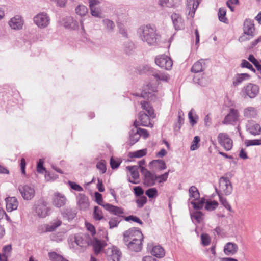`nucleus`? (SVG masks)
Instances as JSON below:
<instances>
[{"label": "nucleus", "mask_w": 261, "mask_h": 261, "mask_svg": "<svg viewBox=\"0 0 261 261\" xmlns=\"http://www.w3.org/2000/svg\"><path fill=\"white\" fill-rule=\"evenodd\" d=\"M200 0H187V10L188 11V18H193Z\"/></svg>", "instance_id": "a211bd4d"}, {"label": "nucleus", "mask_w": 261, "mask_h": 261, "mask_svg": "<svg viewBox=\"0 0 261 261\" xmlns=\"http://www.w3.org/2000/svg\"><path fill=\"white\" fill-rule=\"evenodd\" d=\"M201 243L203 246H207L211 242V238L210 236L205 233L201 235Z\"/></svg>", "instance_id": "0e129e2a"}, {"label": "nucleus", "mask_w": 261, "mask_h": 261, "mask_svg": "<svg viewBox=\"0 0 261 261\" xmlns=\"http://www.w3.org/2000/svg\"><path fill=\"white\" fill-rule=\"evenodd\" d=\"M66 202V197L62 194L55 193L53 198V204L57 207L64 206Z\"/></svg>", "instance_id": "5701e85b"}, {"label": "nucleus", "mask_w": 261, "mask_h": 261, "mask_svg": "<svg viewBox=\"0 0 261 261\" xmlns=\"http://www.w3.org/2000/svg\"><path fill=\"white\" fill-rule=\"evenodd\" d=\"M33 22L39 28L45 29L49 26L50 18L46 12H40L34 17Z\"/></svg>", "instance_id": "7ed1b4c3"}, {"label": "nucleus", "mask_w": 261, "mask_h": 261, "mask_svg": "<svg viewBox=\"0 0 261 261\" xmlns=\"http://www.w3.org/2000/svg\"><path fill=\"white\" fill-rule=\"evenodd\" d=\"M91 240L89 235L86 233L71 236L68 239L70 248L76 253L83 252L89 246Z\"/></svg>", "instance_id": "f257e3e1"}, {"label": "nucleus", "mask_w": 261, "mask_h": 261, "mask_svg": "<svg viewBox=\"0 0 261 261\" xmlns=\"http://www.w3.org/2000/svg\"><path fill=\"white\" fill-rule=\"evenodd\" d=\"M102 206L105 210L115 215L120 216L121 214L124 213L122 208L113 205L109 203L105 204L102 205Z\"/></svg>", "instance_id": "a878e982"}, {"label": "nucleus", "mask_w": 261, "mask_h": 261, "mask_svg": "<svg viewBox=\"0 0 261 261\" xmlns=\"http://www.w3.org/2000/svg\"><path fill=\"white\" fill-rule=\"evenodd\" d=\"M239 112L238 110L234 108H230L229 113L225 117L222 121V124L228 125H234L238 121Z\"/></svg>", "instance_id": "f8f14e48"}, {"label": "nucleus", "mask_w": 261, "mask_h": 261, "mask_svg": "<svg viewBox=\"0 0 261 261\" xmlns=\"http://www.w3.org/2000/svg\"><path fill=\"white\" fill-rule=\"evenodd\" d=\"M205 68V63L203 59H201L194 64L191 68V71L198 73L203 71Z\"/></svg>", "instance_id": "f704fd0d"}, {"label": "nucleus", "mask_w": 261, "mask_h": 261, "mask_svg": "<svg viewBox=\"0 0 261 261\" xmlns=\"http://www.w3.org/2000/svg\"><path fill=\"white\" fill-rule=\"evenodd\" d=\"M226 13V9L224 8H220L218 13L219 19L220 21L227 23L228 20L225 17Z\"/></svg>", "instance_id": "09e8293b"}, {"label": "nucleus", "mask_w": 261, "mask_h": 261, "mask_svg": "<svg viewBox=\"0 0 261 261\" xmlns=\"http://www.w3.org/2000/svg\"><path fill=\"white\" fill-rule=\"evenodd\" d=\"M158 5L162 7H172L173 5L170 0H159Z\"/></svg>", "instance_id": "774afa93"}, {"label": "nucleus", "mask_w": 261, "mask_h": 261, "mask_svg": "<svg viewBox=\"0 0 261 261\" xmlns=\"http://www.w3.org/2000/svg\"><path fill=\"white\" fill-rule=\"evenodd\" d=\"M146 154V151L145 149L139 150L133 152L129 153V156L130 158H141Z\"/></svg>", "instance_id": "8fccbe9b"}, {"label": "nucleus", "mask_w": 261, "mask_h": 261, "mask_svg": "<svg viewBox=\"0 0 261 261\" xmlns=\"http://www.w3.org/2000/svg\"><path fill=\"white\" fill-rule=\"evenodd\" d=\"M137 34L140 40L150 46L156 45L160 37L156 30L150 25L141 26L137 30Z\"/></svg>", "instance_id": "f03ea898"}, {"label": "nucleus", "mask_w": 261, "mask_h": 261, "mask_svg": "<svg viewBox=\"0 0 261 261\" xmlns=\"http://www.w3.org/2000/svg\"><path fill=\"white\" fill-rule=\"evenodd\" d=\"M218 205V203L216 201L206 200L205 205V208L207 211H211L215 210L217 207Z\"/></svg>", "instance_id": "de8ad7c7"}, {"label": "nucleus", "mask_w": 261, "mask_h": 261, "mask_svg": "<svg viewBox=\"0 0 261 261\" xmlns=\"http://www.w3.org/2000/svg\"><path fill=\"white\" fill-rule=\"evenodd\" d=\"M150 116L146 113L141 112L139 114V120L138 124L143 126L152 127L153 126V123L150 122Z\"/></svg>", "instance_id": "aec40b11"}, {"label": "nucleus", "mask_w": 261, "mask_h": 261, "mask_svg": "<svg viewBox=\"0 0 261 261\" xmlns=\"http://www.w3.org/2000/svg\"><path fill=\"white\" fill-rule=\"evenodd\" d=\"M218 195L219 197V200L221 202V204L229 211L232 212V208L231 207V206L229 204V203L227 202L226 199L224 197H223L222 195L218 193Z\"/></svg>", "instance_id": "4d7b16f0"}, {"label": "nucleus", "mask_w": 261, "mask_h": 261, "mask_svg": "<svg viewBox=\"0 0 261 261\" xmlns=\"http://www.w3.org/2000/svg\"><path fill=\"white\" fill-rule=\"evenodd\" d=\"M6 210L8 212H11L17 210L19 202L15 197H8L5 199Z\"/></svg>", "instance_id": "f3484780"}, {"label": "nucleus", "mask_w": 261, "mask_h": 261, "mask_svg": "<svg viewBox=\"0 0 261 261\" xmlns=\"http://www.w3.org/2000/svg\"><path fill=\"white\" fill-rule=\"evenodd\" d=\"M92 245L95 254L97 255L100 253L103 248L106 246L107 243L104 240L94 239L92 242Z\"/></svg>", "instance_id": "b1692460"}, {"label": "nucleus", "mask_w": 261, "mask_h": 261, "mask_svg": "<svg viewBox=\"0 0 261 261\" xmlns=\"http://www.w3.org/2000/svg\"><path fill=\"white\" fill-rule=\"evenodd\" d=\"M151 253L157 258H162L165 255L164 248L160 245L154 246L152 247Z\"/></svg>", "instance_id": "c9c22d12"}, {"label": "nucleus", "mask_w": 261, "mask_h": 261, "mask_svg": "<svg viewBox=\"0 0 261 261\" xmlns=\"http://www.w3.org/2000/svg\"><path fill=\"white\" fill-rule=\"evenodd\" d=\"M189 193L190 198L194 199L193 201H196L200 197V194L197 188L194 186L190 187L189 189Z\"/></svg>", "instance_id": "ea45409f"}, {"label": "nucleus", "mask_w": 261, "mask_h": 261, "mask_svg": "<svg viewBox=\"0 0 261 261\" xmlns=\"http://www.w3.org/2000/svg\"><path fill=\"white\" fill-rule=\"evenodd\" d=\"M34 209L36 215L40 218H45L49 214L50 208L47 203L42 200L38 201L34 205Z\"/></svg>", "instance_id": "423d86ee"}, {"label": "nucleus", "mask_w": 261, "mask_h": 261, "mask_svg": "<svg viewBox=\"0 0 261 261\" xmlns=\"http://www.w3.org/2000/svg\"><path fill=\"white\" fill-rule=\"evenodd\" d=\"M142 240L138 239V240L137 239L136 241L129 242L127 243H125V244L127 245V247L130 250L138 252L142 249Z\"/></svg>", "instance_id": "c756f323"}, {"label": "nucleus", "mask_w": 261, "mask_h": 261, "mask_svg": "<svg viewBox=\"0 0 261 261\" xmlns=\"http://www.w3.org/2000/svg\"><path fill=\"white\" fill-rule=\"evenodd\" d=\"M77 202L81 210H86L89 206L88 197L83 194H79L77 196Z\"/></svg>", "instance_id": "cd10ccee"}, {"label": "nucleus", "mask_w": 261, "mask_h": 261, "mask_svg": "<svg viewBox=\"0 0 261 261\" xmlns=\"http://www.w3.org/2000/svg\"><path fill=\"white\" fill-rule=\"evenodd\" d=\"M141 173L143 176V184L148 187L153 186L156 181V175L147 170L145 167H141Z\"/></svg>", "instance_id": "1a4fd4ad"}, {"label": "nucleus", "mask_w": 261, "mask_h": 261, "mask_svg": "<svg viewBox=\"0 0 261 261\" xmlns=\"http://www.w3.org/2000/svg\"><path fill=\"white\" fill-rule=\"evenodd\" d=\"M11 250L12 246L11 245L5 246L3 249V253L0 254V261H7V256Z\"/></svg>", "instance_id": "58836bf2"}, {"label": "nucleus", "mask_w": 261, "mask_h": 261, "mask_svg": "<svg viewBox=\"0 0 261 261\" xmlns=\"http://www.w3.org/2000/svg\"><path fill=\"white\" fill-rule=\"evenodd\" d=\"M147 198L144 196H142L138 198L136 202L138 207H142L147 202Z\"/></svg>", "instance_id": "69168bd1"}, {"label": "nucleus", "mask_w": 261, "mask_h": 261, "mask_svg": "<svg viewBox=\"0 0 261 261\" xmlns=\"http://www.w3.org/2000/svg\"><path fill=\"white\" fill-rule=\"evenodd\" d=\"M188 118L192 126H194L197 123L198 119V116L196 114L193 109H192L188 113Z\"/></svg>", "instance_id": "a19ab883"}, {"label": "nucleus", "mask_w": 261, "mask_h": 261, "mask_svg": "<svg viewBox=\"0 0 261 261\" xmlns=\"http://www.w3.org/2000/svg\"><path fill=\"white\" fill-rule=\"evenodd\" d=\"M155 62L159 67L167 70H171L173 65L171 59L165 55L157 56L155 59Z\"/></svg>", "instance_id": "0eeeda50"}, {"label": "nucleus", "mask_w": 261, "mask_h": 261, "mask_svg": "<svg viewBox=\"0 0 261 261\" xmlns=\"http://www.w3.org/2000/svg\"><path fill=\"white\" fill-rule=\"evenodd\" d=\"M151 163L154 166L158 167L160 170H163L166 168V165L165 162L163 160H157L152 161Z\"/></svg>", "instance_id": "6e6d98bb"}, {"label": "nucleus", "mask_w": 261, "mask_h": 261, "mask_svg": "<svg viewBox=\"0 0 261 261\" xmlns=\"http://www.w3.org/2000/svg\"><path fill=\"white\" fill-rule=\"evenodd\" d=\"M206 200L205 198H202L200 199H198V201L196 202V201H192L191 202V204L193 205V207L194 209L196 210H200L201 209L203 206L204 204L206 203Z\"/></svg>", "instance_id": "c03bdc74"}, {"label": "nucleus", "mask_w": 261, "mask_h": 261, "mask_svg": "<svg viewBox=\"0 0 261 261\" xmlns=\"http://www.w3.org/2000/svg\"><path fill=\"white\" fill-rule=\"evenodd\" d=\"M143 238L141 231L139 229L134 227L125 231L123 233L124 243L136 241L138 239L143 240Z\"/></svg>", "instance_id": "20e7f679"}, {"label": "nucleus", "mask_w": 261, "mask_h": 261, "mask_svg": "<svg viewBox=\"0 0 261 261\" xmlns=\"http://www.w3.org/2000/svg\"><path fill=\"white\" fill-rule=\"evenodd\" d=\"M250 78V76L247 73H238L234 77L232 84L234 86H237L243 81L248 80Z\"/></svg>", "instance_id": "7c9ffc66"}, {"label": "nucleus", "mask_w": 261, "mask_h": 261, "mask_svg": "<svg viewBox=\"0 0 261 261\" xmlns=\"http://www.w3.org/2000/svg\"><path fill=\"white\" fill-rule=\"evenodd\" d=\"M182 115L184 114L181 112H179L178 117V123H179V126L177 127V124H175L174 126V130L178 131L180 130L181 125L184 124V118L182 117Z\"/></svg>", "instance_id": "bf43d9fd"}, {"label": "nucleus", "mask_w": 261, "mask_h": 261, "mask_svg": "<svg viewBox=\"0 0 261 261\" xmlns=\"http://www.w3.org/2000/svg\"><path fill=\"white\" fill-rule=\"evenodd\" d=\"M191 219L198 223H200L203 219V214L201 212L196 211L191 215Z\"/></svg>", "instance_id": "864d4df0"}, {"label": "nucleus", "mask_w": 261, "mask_h": 261, "mask_svg": "<svg viewBox=\"0 0 261 261\" xmlns=\"http://www.w3.org/2000/svg\"><path fill=\"white\" fill-rule=\"evenodd\" d=\"M145 194L149 198H155L158 196V190L155 188H151L145 191Z\"/></svg>", "instance_id": "3c124183"}, {"label": "nucleus", "mask_w": 261, "mask_h": 261, "mask_svg": "<svg viewBox=\"0 0 261 261\" xmlns=\"http://www.w3.org/2000/svg\"><path fill=\"white\" fill-rule=\"evenodd\" d=\"M91 15L95 17L102 18V12L99 7L90 8Z\"/></svg>", "instance_id": "603ef678"}, {"label": "nucleus", "mask_w": 261, "mask_h": 261, "mask_svg": "<svg viewBox=\"0 0 261 261\" xmlns=\"http://www.w3.org/2000/svg\"><path fill=\"white\" fill-rule=\"evenodd\" d=\"M139 126L137 120L134 122L133 128L129 132V144L132 145L138 142L140 138V135L137 130V127Z\"/></svg>", "instance_id": "2eb2a0df"}, {"label": "nucleus", "mask_w": 261, "mask_h": 261, "mask_svg": "<svg viewBox=\"0 0 261 261\" xmlns=\"http://www.w3.org/2000/svg\"><path fill=\"white\" fill-rule=\"evenodd\" d=\"M75 12L77 15L83 17L87 13L88 9L83 5H79L75 8Z\"/></svg>", "instance_id": "79ce46f5"}, {"label": "nucleus", "mask_w": 261, "mask_h": 261, "mask_svg": "<svg viewBox=\"0 0 261 261\" xmlns=\"http://www.w3.org/2000/svg\"><path fill=\"white\" fill-rule=\"evenodd\" d=\"M9 24L13 30H20L22 28L23 21L21 16L16 15L10 19Z\"/></svg>", "instance_id": "4be33fe9"}, {"label": "nucleus", "mask_w": 261, "mask_h": 261, "mask_svg": "<svg viewBox=\"0 0 261 261\" xmlns=\"http://www.w3.org/2000/svg\"><path fill=\"white\" fill-rule=\"evenodd\" d=\"M102 24L104 26L105 30L109 32H113L115 28L114 22L109 19H103Z\"/></svg>", "instance_id": "4c0bfd02"}, {"label": "nucleus", "mask_w": 261, "mask_h": 261, "mask_svg": "<svg viewBox=\"0 0 261 261\" xmlns=\"http://www.w3.org/2000/svg\"><path fill=\"white\" fill-rule=\"evenodd\" d=\"M243 31L249 33L253 36H255V27L253 20L246 19L244 22Z\"/></svg>", "instance_id": "bb28decb"}, {"label": "nucleus", "mask_w": 261, "mask_h": 261, "mask_svg": "<svg viewBox=\"0 0 261 261\" xmlns=\"http://www.w3.org/2000/svg\"><path fill=\"white\" fill-rule=\"evenodd\" d=\"M140 104L142 109L147 112L151 118H154L155 117L154 110L148 102L146 101H141Z\"/></svg>", "instance_id": "e433bc0d"}, {"label": "nucleus", "mask_w": 261, "mask_h": 261, "mask_svg": "<svg viewBox=\"0 0 261 261\" xmlns=\"http://www.w3.org/2000/svg\"><path fill=\"white\" fill-rule=\"evenodd\" d=\"M259 86L252 83H248L242 89V92L244 95L250 98H254L256 97L259 93Z\"/></svg>", "instance_id": "9d476101"}, {"label": "nucleus", "mask_w": 261, "mask_h": 261, "mask_svg": "<svg viewBox=\"0 0 261 261\" xmlns=\"http://www.w3.org/2000/svg\"><path fill=\"white\" fill-rule=\"evenodd\" d=\"M232 191V186L227 177H222L219 179V189L218 194L228 195Z\"/></svg>", "instance_id": "6e6552de"}, {"label": "nucleus", "mask_w": 261, "mask_h": 261, "mask_svg": "<svg viewBox=\"0 0 261 261\" xmlns=\"http://www.w3.org/2000/svg\"><path fill=\"white\" fill-rule=\"evenodd\" d=\"M62 24L66 29L70 30H75L78 29L79 27L78 21L72 16L64 17L62 20Z\"/></svg>", "instance_id": "4468645a"}, {"label": "nucleus", "mask_w": 261, "mask_h": 261, "mask_svg": "<svg viewBox=\"0 0 261 261\" xmlns=\"http://www.w3.org/2000/svg\"><path fill=\"white\" fill-rule=\"evenodd\" d=\"M238 251L237 244L232 242L227 243L223 249L224 253L226 255L232 256L237 253Z\"/></svg>", "instance_id": "412c9836"}, {"label": "nucleus", "mask_w": 261, "mask_h": 261, "mask_svg": "<svg viewBox=\"0 0 261 261\" xmlns=\"http://www.w3.org/2000/svg\"><path fill=\"white\" fill-rule=\"evenodd\" d=\"M243 115L247 118H254L257 115V110L253 107H248L243 110Z\"/></svg>", "instance_id": "2f4dec72"}, {"label": "nucleus", "mask_w": 261, "mask_h": 261, "mask_svg": "<svg viewBox=\"0 0 261 261\" xmlns=\"http://www.w3.org/2000/svg\"><path fill=\"white\" fill-rule=\"evenodd\" d=\"M200 141V139L199 136H195L194 138V140L192 142V143L190 147V149L191 150H195L199 147L198 143Z\"/></svg>", "instance_id": "680f3d73"}, {"label": "nucleus", "mask_w": 261, "mask_h": 261, "mask_svg": "<svg viewBox=\"0 0 261 261\" xmlns=\"http://www.w3.org/2000/svg\"><path fill=\"white\" fill-rule=\"evenodd\" d=\"M171 17L176 30H181L185 28L184 19L179 14L174 13L171 15Z\"/></svg>", "instance_id": "dca6fc26"}, {"label": "nucleus", "mask_w": 261, "mask_h": 261, "mask_svg": "<svg viewBox=\"0 0 261 261\" xmlns=\"http://www.w3.org/2000/svg\"><path fill=\"white\" fill-rule=\"evenodd\" d=\"M246 128L247 131L254 136L259 135L261 130L260 125L252 120L248 121L246 124Z\"/></svg>", "instance_id": "6ab92c4d"}, {"label": "nucleus", "mask_w": 261, "mask_h": 261, "mask_svg": "<svg viewBox=\"0 0 261 261\" xmlns=\"http://www.w3.org/2000/svg\"><path fill=\"white\" fill-rule=\"evenodd\" d=\"M61 214L63 217L68 221L73 220L76 216V212L75 210L67 208L62 211Z\"/></svg>", "instance_id": "72a5a7b5"}, {"label": "nucleus", "mask_w": 261, "mask_h": 261, "mask_svg": "<svg viewBox=\"0 0 261 261\" xmlns=\"http://www.w3.org/2000/svg\"><path fill=\"white\" fill-rule=\"evenodd\" d=\"M241 67L242 68H248L251 70L252 71H253V72H255V70L253 67L252 65L246 60H242V63L241 64Z\"/></svg>", "instance_id": "338daca9"}, {"label": "nucleus", "mask_w": 261, "mask_h": 261, "mask_svg": "<svg viewBox=\"0 0 261 261\" xmlns=\"http://www.w3.org/2000/svg\"><path fill=\"white\" fill-rule=\"evenodd\" d=\"M62 221L60 219H55L51 221L49 224L45 226L46 232H52L56 230V229L60 226L62 224Z\"/></svg>", "instance_id": "473e14b6"}, {"label": "nucleus", "mask_w": 261, "mask_h": 261, "mask_svg": "<svg viewBox=\"0 0 261 261\" xmlns=\"http://www.w3.org/2000/svg\"><path fill=\"white\" fill-rule=\"evenodd\" d=\"M118 217H113L110 219L109 221V228L112 229L118 226L120 222Z\"/></svg>", "instance_id": "5fc2aeb1"}, {"label": "nucleus", "mask_w": 261, "mask_h": 261, "mask_svg": "<svg viewBox=\"0 0 261 261\" xmlns=\"http://www.w3.org/2000/svg\"><path fill=\"white\" fill-rule=\"evenodd\" d=\"M22 197L25 200H31L35 195L34 187L30 185H21L18 188Z\"/></svg>", "instance_id": "39448f33"}, {"label": "nucleus", "mask_w": 261, "mask_h": 261, "mask_svg": "<svg viewBox=\"0 0 261 261\" xmlns=\"http://www.w3.org/2000/svg\"><path fill=\"white\" fill-rule=\"evenodd\" d=\"M105 253L108 261H119L121 255V252L115 246L108 248Z\"/></svg>", "instance_id": "ddd939ff"}, {"label": "nucleus", "mask_w": 261, "mask_h": 261, "mask_svg": "<svg viewBox=\"0 0 261 261\" xmlns=\"http://www.w3.org/2000/svg\"><path fill=\"white\" fill-rule=\"evenodd\" d=\"M253 37H254V36H253L252 35H251L249 33L244 32L243 31V33L242 34V35L239 38V41L240 42H245V41L250 40Z\"/></svg>", "instance_id": "13d9d810"}, {"label": "nucleus", "mask_w": 261, "mask_h": 261, "mask_svg": "<svg viewBox=\"0 0 261 261\" xmlns=\"http://www.w3.org/2000/svg\"><path fill=\"white\" fill-rule=\"evenodd\" d=\"M93 218L96 220H101L103 218V215L102 210L100 207L98 206L94 207Z\"/></svg>", "instance_id": "49530a36"}, {"label": "nucleus", "mask_w": 261, "mask_h": 261, "mask_svg": "<svg viewBox=\"0 0 261 261\" xmlns=\"http://www.w3.org/2000/svg\"><path fill=\"white\" fill-rule=\"evenodd\" d=\"M170 172V170H169L168 172H165L164 174H162L161 175L157 176L156 175V181L159 183H163L167 181V178L168 177L169 173Z\"/></svg>", "instance_id": "e2e57ef3"}, {"label": "nucleus", "mask_w": 261, "mask_h": 261, "mask_svg": "<svg viewBox=\"0 0 261 261\" xmlns=\"http://www.w3.org/2000/svg\"><path fill=\"white\" fill-rule=\"evenodd\" d=\"M97 168L102 173H105L106 171V162L105 160H101L96 164Z\"/></svg>", "instance_id": "052dcab7"}, {"label": "nucleus", "mask_w": 261, "mask_h": 261, "mask_svg": "<svg viewBox=\"0 0 261 261\" xmlns=\"http://www.w3.org/2000/svg\"><path fill=\"white\" fill-rule=\"evenodd\" d=\"M126 169L130 172L132 178L134 179H138L139 174L138 172V168L137 166H127L126 167Z\"/></svg>", "instance_id": "37998d69"}, {"label": "nucleus", "mask_w": 261, "mask_h": 261, "mask_svg": "<svg viewBox=\"0 0 261 261\" xmlns=\"http://www.w3.org/2000/svg\"><path fill=\"white\" fill-rule=\"evenodd\" d=\"M152 75L157 80L167 82L170 79V76L168 74L159 71H155L151 69Z\"/></svg>", "instance_id": "c85d7f7f"}, {"label": "nucleus", "mask_w": 261, "mask_h": 261, "mask_svg": "<svg viewBox=\"0 0 261 261\" xmlns=\"http://www.w3.org/2000/svg\"><path fill=\"white\" fill-rule=\"evenodd\" d=\"M48 257L51 261H67L62 256L57 254L55 252H50L48 253Z\"/></svg>", "instance_id": "a18cd8bd"}, {"label": "nucleus", "mask_w": 261, "mask_h": 261, "mask_svg": "<svg viewBox=\"0 0 261 261\" xmlns=\"http://www.w3.org/2000/svg\"><path fill=\"white\" fill-rule=\"evenodd\" d=\"M157 91V87L155 85H152L150 83H148L144 86L142 92L141 93V96L145 98L149 97V95Z\"/></svg>", "instance_id": "393cba45"}, {"label": "nucleus", "mask_w": 261, "mask_h": 261, "mask_svg": "<svg viewBox=\"0 0 261 261\" xmlns=\"http://www.w3.org/2000/svg\"><path fill=\"white\" fill-rule=\"evenodd\" d=\"M217 139L219 143L224 147L225 150L229 151L231 149L233 146V141L227 134L225 133H219Z\"/></svg>", "instance_id": "9b49d317"}]
</instances>
